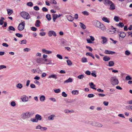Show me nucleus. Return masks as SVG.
Masks as SVG:
<instances>
[{"instance_id":"obj_40","label":"nucleus","mask_w":132,"mask_h":132,"mask_svg":"<svg viewBox=\"0 0 132 132\" xmlns=\"http://www.w3.org/2000/svg\"><path fill=\"white\" fill-rule=\"evenodd\" d=\"M9 30H8L9 31V30H11L13 31H14L15 30V28L12 26H10L9 27Z\"/></svg>"},{"instance_id":"obj_20","label":"nucleus","mask_w":132,"mask_h":132,"mask_svg":"<svg viewBox=\"0 0 132 132\" xmlns=\"http://www.w3.org/2000/svg\"><path fill=\"white\" fill-rule=\"evenodd\" d=\"M53 19L54 22H55L56 19L58 18V15L56 14H52Z\"/></svg>"},{"instance_id":"obj_62","label":"nucleus","mask_w":132,"mask_h":132,"mask_svg":"<svg viewBox=\"0 0 132 132\" xmlns=\"http://www.w3.org/2000/svg\"><path fill=\"white\" fill-rule=\"evenodd\" d=\"M54 91L55 93H58L60 92V90L59 89H57L54 90Z\"/></svg>"},{"instance_id":"obj_47","label":"nucleus","mask_w":132,"mask_h":132,"mask_svg":"<svg viewBox=\"0 0 132 132\" xmlns=\"http://www.w3.org/2000/svg\"><path fill=\"white\" fill-rule=\"evenodd\" d=\"M130 53V52L128 50H126L125 52V54L127 56L129 55Z\"/></svg>"},{"instance_id":"obj_50","label":"nucleus","mask_w":132,"mask_h":132,"mask_svg":"<svg viewBox=\"0 0 132 132\" xmlns=\"http://www.w3.org/2000/svg\"><path fill=\"white\" fill-rule=\"evenodd\" d=\"M56 56L58 58L60 59H62L63 58L62 56L59 54H57L56 55Z\"/></svg>"},{"instance_id":"obj_26","label":"nucleus","mask_w":132,"mask_h":132,"mask_svg":"<svg viewBox=\"0 0 132 132\" xmlns=\"http://www.w3.org/2000/svg\"><path fill=\"white\" fill-rule=\"evenodd\" d=\"M7 10V13L9 15H10L13 13V10L11 9H8Z\"/></svg>"},{"instance_id":"obj_24","label":"nucleus","mask_w":132,"mask_h":132,"mask_svg":"<svg viewBox=\"0 0 132 132\" xmlns=\"http://www.w3.org/2000/svg\"><path fill=\"white\" fill-rule=\"evenodd\" d=\"M64 111L65 113H73L74 112V111L73 110H69L68 109L65 110Z\"/></svg>"},{"instance_id":"obj_13","label":"nucleus","mask_w":132,"mask_h":132,"mask_svg":"<svg viewBox=\"0 0 132 132\" xmlns=\"http://www.w3.org/2000/svg\"><path fill=\"white\" fill-rule=\"evenodd\" d=\"M104 53L106 54H113L115 53V52H114L109 51L108 50H106L105 51Z\"/></svg>"},{"instance_id":"obj_56","label":"nucleus","mask_w":132,"mask_h":132,"mask_svg":"<svg viewBox=\"0 0 132 132\" xmlns=\"http://www.w3.org/2000/svg\"><path fill=\"white\" fill-rule=\"evenodd\" d=\"M16 36L19 37H22V34H20L19 33L16 34Z\"/></svg>"},{"instance_id":"obj_42","label":"nucleus","mask_w":132,"mask_h":132,"mask_svg":"<svg viewBox=\"0 0 132 132\" xmlns=\"http://www.w3.org/2000/svg\"><path fill=\"white\" fill-rule=\"evenodd\" d=\"M120 18L117 16H114V19L116 22H118L119 21V19Z\"/></svg>"},{"instance_id":"obj_6","label":"nucleus","mask_w":132,"mask_h":132,"mask_svg":"<svg viewBox=\"0 0 132 132\" xmlns=\"http://www.w3.org/2000/svg\"><path fill=\"white\" fill-rule=\"evenodd\" d=\"M24 21L22 22L21 23L19 24L18 27L19 30L21 31L23 30L24 28Z\"/></svg>"},{"instance_id":"obj_51","label":"nucleus","mask_w":132,"mask_h":132,"mask_svg":"<svg viewBox=\"0 0 132 132\" xmlns=\"http://www.w3.org/2000/svg\"><path fill=\"white\" fill-rule=\"evenodd\" d=\"M109 1H111L110 0H104V3L105 5H107V4Z\"/></svg>"},{"instance_id":"obj_43","label":"nucleus","mask_w":132,"mask_h":132,"mask_svg":"<svg viewBox=\"0 0 132 132\" xmlns=\"http://www.w3.org/2000/svg\"><path fill=\"white\" fill-rule=\"evenodd\" d=\"M84 77V75L82 74L78 76L77 77L78 78L80 79H83Z\"/></svg>"},{"instance_id":"obj_22","label":"nucleus","mask_w":132,"mask_h":132,"mask_svg":"<svg viewBox=\"0 0 132 132\" xmlns=\"http://www.w3.org/2000/svg\"><path fill=\"white\" fill-rule=\"evenodd\" d=\"M89 85L90 86V87L93 89L95 90H96V89L94 87H95V85H94V84L93 82L89 83Z\"/></svg>"},{"instance_id":"obj_21","label":"nucleus","mask_w":132,"mask_h":132,"mask_svg":"<svg viewBox=\"0 0 132 132\" xmlns=\"http://www.w3.org/2000/svg\"><path fill=\"white\" fill-rule=\"evenodd\" d=\"M73 81V79L71 78H69L68 79L64 81V83L71 82Z\"/></svg>"},{"instance_id":"obj_58","label":"nucleus","mask_w":132,"mask_h":132,"mask_svg":"<svg viewBox=\"0 0 132 132\" xmlns=\"http://www.w3.org/2000/svg\"><path fill=\"white\" fill-rule=\"evenodd\" d=\"M34 9L36 11H38L39 10V7L37 6H35L34 7Z\"/></svg>"},{"instance_id":"obj_60","label":"nucleus","mask_w":132,"mask_h":132,"mask_svg":"<svg viewBox=\"0 0 132 132\" xmlns=\"http://www.w3.org/2000/svg\"><path fill=\"white\" fill-rule=\"evenodd\" d=\"M39 34L41 36H44L45 35L46 33L44 32H41Z\"/></svg>"},{"instance_id":"obj_4","label":"nucleus","mask_w":132,"mask_h":132,"mask_svg":"<svg viewBox=\"0 0 132 132\" xmlns=\"http://www.w3.org/2000/svg\"><path fill=\"white\" fill-rule=\"evenodd\" d=\"M20 15L24 19L28 20L30 18L29 14L27 12L24 11L21 12Z\"/></svg>"},{"instance_id":"obj_49","label":"nucleus","mask_w":132,"mask_h":132,"mask_svg":"<svg viewBox=\"0 0 132 132\" xmlns=\"http://www.w3.org/2000/svg\"><path fill=\"white\" fill-rule=\"evenodd\" d=\"M11 106L14 107L15 106L16 104L14 101H13L11 103Z\"/></svg>"},{"instance_id":"obj_59","label":"nucleus","mask_w":132,"mask_h":132,"mask_svg":"<svg viewBox=\"0 0 132 132\" xmlns=\"http://www.w3.org/2000/svg\"><path fill=\"white\" fill-rule=\"evenodd\" d=\"M62 96L66 97L67 96V94L64 92H63L62 93Z\"/></svg>"},{"instance_id":"obj_55","label":"nucleus","mask_w":132,"mask_h":132,"mask_svg":"<svg viewBox=\"0 0 132 132\" xmlns=\"http://www.w3.org/2000/svg\"><path fill=\"white\" fill-rule=\"evenodd\" d=\"M42 10L43 12H46L48 10L45 7H43L42 9Z\"/></svg>"},{"instance_id":"obj_57","label":"nucleus","mask_w":132,"mask_h":132,"mask_svg":"<svg viewBox=\"0 0 132 132\" xmlns=\"http://www.w3.org/2000/svg\"><path fill=\"white\" fill-rule=\"evenodd\" d=\"M92 72L91 73V74L92 75L95 77H96V73H95V71H94V72Z\"/></svg>"},{"instance_id":"obj_18","label":"nucleus","mask_w":132,"mask_h":132,"mask_svg":"<svg viewBox=\"0 0 132 132\" xmlns=\"http://www.w3.org/2000/svg\"><path fill=\"white\" fill-rule=\"evenodd\" d=\"M102 39V44H104L106 43L107 41V38L104 36H102L101 37Z\"/></svg>"},{"instance_id":"obj_32","label":"nucleus","mask_w":132,"mask_h":132,"mask_svg":"<svg viewBox=\"0 0 132 132\" xmlns=\"http://www.w3.org/2000/svg\"><path fill=\"white\" fill-rule=\"evenodd\" d=\"M80 26L83 29H85L86 28L85 26L82 23H80Z\"/></svg>"},{"instance_id":"obj_44","label":"nucleus","mask_w":132,"mask_h":132,"mask_svg":"<svg viewBox=\"0 0 132 132\" xmlns=\"http://www.w3.org/2000/svg\"><path fill=\"white\" fill-rule=\"evenodd\" d=\"M82 13L85 15H89V13L86 11H84Z\"/></svg>"},{"instance_id":"obj_5","label":"nucleus","mask_w":132,"mask_h":132,"mask_svg":"<svg viewBox=\"0 0 132 132\" xmlns=\"http://www.w3.org/2000/svg\"><path fill=\"white\" fill-rule=\"evenodd\" d=\"M90 125L93 126L98 128H101L103 126L102 124L95 121H92Z\"/></svg>"},{"instance_id":"obj_53","label":"nucleus","mask_w":132,"mask_h":132,"mask_svg":"<svg viewBox=\"0 0 132 132\" xmlns=\"http://www.w3.org/2000/svg\"><path fill=\"white\" fill-rule=\"evenodd\" d=\"M30 50V48H25L24 49L23 51L24 52H28Z\"/></svg>"},{"instance_id":"obj_30","label":"nucleus","mask_w":132,"mask_h":132,"mask_svg":"<svg viewBox=\"0 0 132 132\" xmlns=\"http://www.w3.org/2000/svg\"><path fill=\"white\" fill-rule=\"evenodd\" d=\"M55 117V116L54 115H51L48 117L49 120H53L54 119V118Z\"/></svg>"},{"instance_id":"obj_28","label":"nucleus","mask_w":132,"mask_h":132,"mask_svg":"<svg viewBox=\"0 0 132 132\" xmlns=\"http://www.w3.org/2000/svg\"><path fill=\"white\" fill-rule=\"evenodd\" d=\"M40 21L38 20H36V23L35 24V25L36 27H39L40 26Z\"/></svg>"},{"instance_id":"obj_12","label":"nucleus","mask_w":132,"mask_h":132,"mask_svg":"<svg viewBox=\"0 0 132 132\" xmlns=\"http://www.w3.org/2000/svg\"><path fill=\"white\" fill-rule=\"evenodd\" d=\"M42 52L43 53L47 54H51L52 53L51 51L47 50L44 48L42 50Z\"/></svg>"},{"instance_id":"obj_41","label":"nucleus","mask_w":132,"mask_h":132,"mask_svg":"<svg viewBox=\"0 0 132 132\" xmlns=\"http://www.w3.org/2000/svg\"><path fill=\"white\" fill-rule=\"evenodd\" d=\"M27 6L31 7L33 6V4L32 2H30L27 3Z\"/></svg>"},{"instance_id":"obj_48","label":"nucleus","mask_w":132,"mask_h":132,"mask_svg":"<svg viewBox=\"0 0 132 132\" xmlns=\"http://www.w3.org/2000/svg\"><path fill=\"white\" fill-rule=\"evenodd\" d=\"M27 40H23L21 41L20 44H26L27 43Z\"/></svg>"},{"instance_id":"obj_35","label":"nucleus","mask_w":132,"mask_h":132,"mask_svg":"<svg viewBox=\"0 0 132 132\" xmlns=\"http://www.w3.org/2000/svg\"><path fill=\"white\" fill-rule=\"evenodd\" d=\"M132 79V78L129 75H128L126 77V80H128Z\"/></svg>"},{"instance_id":"obj_16","label":"nucleus","mask_w":132,"mask_h":132,"mask_svg":"<svg viewBox=\"0 0 132 132\" xmlns=\"http://www.w3.org/2000/svg\"><path fill=\"white\" fill-rule=\"evenodd\" d=\"M67 19L69 21H72L74 20V18L70 15H68L67 16Z\"/></svg>"},{"instance_id":"obj_11","label":"nucleus","mask_w":132,"mask_h":132,"mask_svg":"<svg viewBox=\"0 0 132 132\" xmlns=\"http://www.w3.org/2000/svg\"><path fill=\"white\" fill-rule=\"evenodd\" d=\"M21 99L22 100V101L24 102L27 101L29 100L28 97L26 95H23L22 96L21 98Z\"/></svg>"},{"instance_id":"obj_46","label":"nucleus","mask_w":132,"mask_h":132,"mask_svg":"<svg viewBox=\"0 0 132 132\" xmlns=\"http://www.w3.org/2000/svg\"><path fill=\"white\" fill-rule=\"evenodd\" d=\"M50 3L52 4H56L57 3L55 0H50Z\"/></svg>"},{"instance_id":"obj_31","label":"nucleus","mask_w":132,"mask_h":132,"mask_svg":"<svg viewBox=\"0 0 132 132\" xmlns=\"http://www.w3.org/2000/svg\"><path fill=\"white\" fill-rule=\"evenodd\" d=\"M126 108L129 110H132V105H127L126 106Z\"/></svg>"},{"instance_id":"obj_14","label":"nucleus","mask_w":132,"mask_h":132,"mask_svg":"<svg viewBox=\"0 0 132 132\" xmlns=\"http://www.w3.org/2000/svg\"><path fill=\"white\" fill-rule=\"evenodd\" d=\"M43 59L42 58L37 59L36 60V62L39 64H43L44 63L43 62Z\"/></svg>"},{"instance_id":"obj_10","label":"nucleus","mask_w":132,"mask_h":132,"mask_svg":"<svg viewBox=\"0 0 132 132\" xmlns=\"http://www.w3.org/2000/svg\"><path fill=\"white\" fill-rule=\"evenodd\" d=\"M110 5V10H113L115 9L114 5L111 1H109L107 4V5Z\"/></svg>"},{"instance_id":"obj_61","label":"nucleus","mask_w":132,"mask_h":132,"mask_svg":"<svg viewBox=\"0 0 132 132\" xmlns=\"http://www.w3.org/2000/svg\"><path fill=\"white\" fill-rule=\"evenodd\" d=\"M2 45L6 47H8L9 46V45L6 43H3L2 44Z\"/></svg>"},{"instance_id":"obj_63","label":"nucleus","mask_w":132,"mask_h":132,"mask_svg":"<svg viewBox=\"0 0 132 132\" xmlns=\"http://www.w3.org/2000/svg\"><path fill=\"white\" fill-rule=\"evenodd\" d=\"M86 48H88L89 49V50L90 51L92 52V49L89 46H86Z\"/></svg>"},{"instance_id":"obj_33","label":"nucleus","mask_w":132,"mask_h":132,"mask_svg":"<svg viewBox=\"0 0 132 132\" xmlns=\"http://www.w3.org/2000/svg\"><path fill=\"white\" fill-rule=\"evenodd\" d=\"M114 62L112 61H110L109 62V65L110 67H112L114 65Z\"/></svg>"},{"instance_id":"obj_64","label":"nucleus","mask_w":132,"mask_h":132,"mask_svg":"<svg viewBox=\"0 0 132 132\" xmlns=\"http://www.w3.org/2000/svg\"><path fill=\"white\" fill-rule=\"evenodd\" d=\"M31 29L34 31H35L37 30V28L34 27H32L31 28Z\"/></svg>"},{"instance_id":"obj_19","label":"nucleus","mask_w":132,"mask_h":132,"mask_svg":"<svg viewBox=\"0 0 132 132\" xmlns=\"http://www.w3.org/2000/svg\"><path fill=\"white\" fill-rule=\"evenodd\" d=\"M102 19L104 21L108 23H109L110 22L109 19L106 17H103Z\"/></svg>"},{"instance_id":"obj_39","label":"nucleus","mask_w":132,"mask_h":132,"mask_svg":"<svg viewBox=\"0 0 132 132\" xmlns=\"http://www.w3.org/2000/svg\"><path fill=\"white\" fill-rule=\"evenodd\" d=\"M1 19L0 20V24L2 25L3 23V21L4 20V19L3 17H1Z\"/></svg>"},{"instance_id":"obj_54","label":"nucleus","mask_w":132,"mask_h":132,"mask_svg":"<svg viewBox=\"0 0 132 132\" xmlns=\"http://www.w3.org/2000/svg\"><path fill=\"white\" fill-rule=\"evenodd\" d=\"M118 25L119 27H122L124 26V24L123 23L120 22L119 23Z\"/></svg>"},{"instance_id":"obj_8","label":"nucleus","mask_w":132,"mask_h":132,"mask_svg":"<svg viewBox=\"0 0 132 132\" xmlns=\"http://www.w3.org/2000/svg\"><path fill=\"white\" fill-rule=\"evenodd\" d=\"M48 36L50 37H52V36L56 37V34L55 32L53 30H50L48 32Z\"/></svg>"},{"instance_id":"obj_3","label":"nucleus","mask_w":132,"mask_h":132,"mask_svg":"<svg viewBox=\"0 0 132 132\" xmlns=\"http://www.w3.org/2000/svg\"><path fill=\"white\" fill-rule=\"evenodd\" d=\"M110 82L111 84L113 86L117 85L119 84V81L116 76H113L110 78Z\"/></svg>"},{"instance_id":"obj_1","label":"nucleus","mask_w":132,"mask_h":132,"mask_svg":"<svg viewBox=\"0 0 132 132\" xmlns=\"http://www.w3.org/2000/svg\"><path fill=\"white\" fill-rule=\"evenodd\" d=\"M93 24L95 26L101 29V30L103 31L106 30V27L103 24L101 23L100 22L97 20H94L92 22Z\"/></svg>"},{"instance_id":"obj_15","label":"nucleus","mask_w":132,"mask_h":132,"mask_svg":"<svg viewBox=\"0 0 132 132\" xmlns=\"http://www.w3.org/2000/svg\"><path fill=\"white\" fill-rule=\"evenodd\" d=\"M57 75L55 74L51 75L49 76L48 78H53L56 79H57Z\"/></svg>"},{"instance_id":"obj_2","label":"nucleus","mask_w":132,"mask_h":132,"mask_svg":"<svg viewBox=\"0 0 132 132\" xmlns=\"http://www.w3.org/2000/svg\"><path fill=\"white\" fill-rule=\"evenodd\" d=\"M34 113L32 112H27L22 113L21 115V118L23 119L28 118L32 117Z\"/></svg>"},{"instance_id":"obj_17","label":"nucleus","mask_w":132,"mask_h":132,"mask_svg":"<svg viewBox=\"0 0 132 132\" xmlns=\"http://www.w3.org/2000/svg\"><path fill=\"white\" fill-rule=\"evenodd\" d=\"M126 34L124 32H120L119 34V36L120 37L122 38H124L126 36Z\"/></svg>"},{"instance_id":"obj_25","label":"nucleus","mask_w":132,"mask_h":132,"mask_svg":"<svg viewBox=\"0 0 132 132\" xmlns=\"http://www.w3.org/2000/svg\"><path fill=\"white\" fill-rule=\"evenodd\" d=\"M103 60L105 61H107L110 60V58L107 56H104L103 58Z\"/></svg>"},{"instance_id":"obj_45","label":"nucleus","mask_w":132,"mask_h":132,"mask_svg":"<svg viewBox=\"0 0 132 132\" xmlns=\"http://www.w3.org/2000/svg\"><path fill=\"white\" fill-rule=\"evenodd\" d=\"M87 61V59L85 57H83L81 59V61L82 62H86Z\"/></svg>"},{"instance_id":"obj_7","label":"nucleus","mask_w":132,"mask_h":132,"mask_svg":"<svg viewBox=\"0 0 132 132\" xmlns=\"http://www.w3.org/2000/svg\"><path fill=\"white\" fill-rule=\"evenodd\" d=\"M111 29H109L107 30L108 32L111 34L115 33L116 31V28L113 27L112 26H111Z\"/></svg>"},{"instance_id":"obj_37","label":"nucleus","mask_w":132,"mask_h":132,"mask_svg":"<svg viewBox=\"0 0 132 132\" xmlns=\"http://www.w3.org/2000/svg\"><path fill=\"white\" fill-rule=\"evenodd\" d=\"M67 64L68 65L71 66L72 64V62H71V61L70 60H67Z\"/></svg>"},{"instance_id":"obj_38","label":"nucleus","mask_w":132,"mask_h":132,"mask_svg":"<svg viewBox=\"0 0 132 132\" xmlns=\"http://www.w3.org/2000/svg\"><path fill=\"white\" fill-rule=\"evenodd\" d=\"M46 17L47 20L48 21L51 20V15L49 14H47L46 15Z\"/></svg>"},{"instance_id":"obj_36","label":"nucleus","mask_w":132,"mask_h":132,"mask_svg":"<svg viewBox=\"0 0 132 132\" xmlns=\"http://www.w3.org/2000/svg\"><path fill=\"white\" fill-rule=\"evenodd\" d=\"M30 121L32 122H38L37 119L35 118H31L30 119Z\"/></svg>"},{"instance_id":"obj_34","label":"nucleus","mask_w":132,"mask_h":132,"mask_svg":"<svg viewBox=\"0 0 132 132\" xmlns=\"http://www.w3.org/2000/svg\"><path fill=\"white\" fill-rule=\"evenodd\" d=\"M72 93L73 94L77 95L79 93V92L77 90H73L72 91Z\"/></svg>"},{"instance_id":"obj_52","label":"nucleus","mask_w":132,"mask_h":132,"mask_svg":"<svg viewBox=\"0 0 132 132\" xmlns=\"http://www.w3.org/2000/svg\"><path fill=\"white\" fill-rule=\"evenodd\" d=\"M6 66L3 65H0V70L3 69V68H6Z\"/></svg>"},{"instance_id":"obj_23","label":"nucleus","mask_w":132,"mask_h":132,"mask_svg":"<svg viewBox=\"0 0 132 132\" xmlns=\"http://www.w3.org/2000/svg\"><path fill=\"white\" fill-rule=\"evenodd\" d=\"M16 87L19 89H21L23 87L22 85L20 83H18L16 85Z\"/></svg>"},{"instance_id":"obj_9","label":"nucleus","mask_w":132,"mask_h":132,"mask_svg":"<svg viewBox=\"0 0 132 132\" xmlns=\"http://www.w3.org/2000/svg\"><path fill=\"white\" fill-rule=\"evenodd\" d=\"M89 37L90 39L87 38L86 39L87 42L89 44L93 43V42L95 40V38L93 36H90Z\"/></svg>"},{"instance_id":"obj_27","label":"nucleus","mask_w":132,"mask_h":132,"mask_svg":"<svg viewBox=\"0 0 132 132\" xmlns=\"http://www.w3.org/2000/svg\"><path fill=\"white\" fill-rule=\"evenodd\" d=\"M35 118L36 119H37V121H38V120H41L42 119L41 116L39 114H36L35 116Z\"/></svg>"},{"instance_id":"obj_29","label":"nucleus","mask_w":132,"mask_h":132,"mask_svg":"<svg viewBox=\"0 0 132 132\" xmlns=\"http://www.w3.org/2000/svg\"><path fill=\"white\" fill-rule=\"evenodd\" d=\"M45 97L44 95H41L40 97V100L41 101L43 102L44 101L45 99Z\"/></svg>"}]
</instances>
